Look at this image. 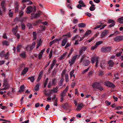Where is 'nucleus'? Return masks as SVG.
<instances>
[{
    "label": "nucleus",
    "mask_w": 123,
    "mask_h": 123,
    "mask_svg": "<svg viewBox=\"0 0 123 123\" xmlns=\"http://www.w3.org/2000/svg\"><path fill=\"white\" fill-rule=\"evenodd\" d=\"M36 10V7L34 6L33 7L31 6H29L27 8L26 13L28 14H30L32 12H35Z\"/></svg>",
    "instance_id": "1"
},
{
    "label": "nucleus",
    "mask_w": 123,
    "mask_h": 123,
    "mask_svg": "<svg viewBox=\"0 0 123 123\" xmlns=\"http://www.w3.org/2000/svg\"><path fill=\"white\" fill-rule=\"evenodd\" d=\"M36 45L35 42H33L31 45H28L25 48V49L28 51H31L35 47Z\"/></svg>",
    "instance_id": "2"
},
{
    "label": "nucleus",
    "mask_w": 123,
    "mask_h": 123,
    "mask_svg": "<svg viewBox=\"0 0 123 123\" xmlns=\"http://www.w3.org/2000/svg\"><path fill=\"white\" fill-rule=\"evenodd\" d=\"M99 57H97L96 56H94L91 59V62L92 63H94L95 62V61L96 62V66L98 67V59Z\"/></svg>",
    "instance_id": "3"
},
{
    "label": "nucleus",
    "mask_w": 123,
    "mask_h": 123,
    "mask_svg": "<svg viewBox=\"0 0 123 123\" xmlns=\"http://www.w3.org/2000/svg\"><path fill=\"white\" fill-rule=\"evenodd\" d=\"M68 87H67L66 89L62 92L61 94V97L60 99H61V102H62L63 101L64 99V97L66 95V93L68 90Z\"/></svg>",
    "instance_id": "4"
},
{
    "label": "nucleus",
    "mask_w": 123,
    "mask_h": 123,
    "mask_svg": "<svg viewBox=\"0 0 123 123\" xmlns=\"http://www.w3.org/2000/svg\"><path fill=\"white\" fill-rule=\"evenodd\" d=\"M78 56V55H76L73 56L70 60H69V64L70 66H72L74 63Z\"/></svg>",
    "instance_id": "5"
},
{
    "label": "nucleus",
    "mask_w": 123,
    "mask_h": 123,
    "mask_svg": "<svg viewBox=\"0 0 123 123\" xmlns=\"http://www.w3.org/2000/svg\"><path fill=\"white\" fill-rule=\"evenodd\" d=\"M114 40L116 42H118L123 40V36H120L116 37Z\"/></svg>",
    "instance_id": "6"
},
{
    "label": "nucleus",
    "mask_w": 123,
    "mask_h": 123,
    "mask_svg": "<svg viewBox=\"0 0 123 123\" xmlns=\"http://www.w3.org/2000/svg\"><path fill=\"white\" fill-rule=\"evenodd\" d=\"M105 85L109 87H111L113 88L115 87V86L113 83L109 81H107L105 82Z\"/></svg>",
    "instance_id": "7"
},
{
    "label": "nucleus",
    "mask_w": 123,
    "mask_h": 123,
    "mask_svg": "<svg viewBox=\"0 0 123 123\" xmlns=\"http://www.w3.org/2000/svg\"><path fill=\"white\" fill-rule=\"evenodd\" d=\"M111 48L108 47L105 48H102L101 49V51L103 52H107L110 51L111 50Z\"/></svg>",
    "instance_id": "8"
},
{
    "label": "nucleus",
    "mask_w": 123,
    "mask_h": 123,
    "mask_svg": "<svg viewBox=\"0 0 123 123\" xmlns=\"http://www.w3.org/2000/svg\"><path fill=\"white\" fill-rule=\"evenodd\" d=\"M83 107V105L82 103H79L78 104L77 108L76 109L77 111H80Z\"/></svg>",
    "instance_id": "9"
},
{
    "label": "nucleus",
    "mask_w": 123,
    "mask_h": 123,
    "mask_svg": "<svg viewBox=\"0 0 123 123\" xmlns=\"http://www.w3.org/2000/svg\"><path fill=\"white\" fill-rule=\"evenodd\" d=\"M108 33V30H105L102 33L101 36V38H102L105 37L107 35Z\"/></svg>",
    "instance_id": "10"
},
{
    "label": "nucleus",
    "mask_w": 123,
    "mask_h": 123,
    "mask_svg": "<svg viewBox=\"0 0 123 123\" xmlns=\"http://www.w3.org/2000/svg\"><path fill=\"white\" fill-rule=\"evenodd\" d=\"M67 54L68 53L67 52H66L63 53L62 55L58 59L60 61H61L62 60L64 59L65 57L67 55Z\"/></svg>",
    "instance_id": "11"
},
{
    "label": "nucleus",
    "mask_w": 123,
    "mask_h": 123,
    "mask_svg": "<svg viewBox=\"0 0 123 123\" xmlns=\"http://www.w3.org/2000/svg\"><path fill=\"white\" fill-rule=\"evenodd\" d=\"M90 62L87 60H85L83 61V65L85 66H87L89 65Z\"/></svg>",
    "instance_id": "12"
},
{
    "label": "nucleus",
    "mask_w": 123,
    "mask_h": 123,
    "mask_svg": "<svg viewBox=\"0 0 123 123\" xmlns=\"http://www.w3.org/2000/svg\"><path fill=\"white\" fill-rule=\"evenodd\" d=\"M1 6L4 12H5L6 10V9L5 7V1H3L1 2Z\"/></svg>",
    "instance_id": "13"
},
{
    "label": "nucleus",
    "mask_w": 123,
    "mask_h": 123,
    "mask_svg": "<svg viewBox=\"0 0 123 123\" xmlns=\"http://www.w3.org/2000/svg\"><path fill=\"white\" fill-rule=\"evenodd\" d=\"M86 49V48L85 47H82L79 51V56L80 55H81L82 52L83 51H84Z\"/></svg>",
    "instance_id": "14"
},
{
    "label": "nucleus",
    "mask_w": 123,
    "mask_h": 123,
    "mask_svg": "<svg viewBox=\"0 0 123 123\" xmlns=\"http://www.w3.org/2000/svg\"><path fill=\"white\" fill-rule=\"evenodd\" d=\"M28 68H24L22 73L21 75L24 76L28 71Z\"/></svg>",
    "instance_id": "15"
},
{
    "label": "nucleus",
    "mask_w": 123,
    "mask_h": 123,
    "mask_svg": "<svg viewBox=\"0 0 123 123\" xmlns=\"http://www.w3.org/2000/svg\"><path fill=\"white\" fill-rule=\"evenodd\" d=\"M99 84L98 83H95L92 85V86L94 89H97L98 87Z\"/></svg>",
    "instance_id": "16"
},
{
    "label": "nucleus",
    "mask_w": 123,
    "mask_h": 123,
    "mask_svg": "<svg viewBox=\"0 0 123 123\" xmlns=\"http://www.w3.org/2000/svg\"><path fill=\"white\" fill-rule=\"evenodd\" d=\"M18 26H17L12 29V31L13 33V34H16L17 32L18 31Z\"/></svg>",
    "instance_id": "17"
},
{
    "label": "nucleus",
    "mask_w": 123,
    "mask_h": 123,
    "mask_svg": "<svg viewBox=\"0 0 123 123\" xmlns=\"http://www.w3.org/2000/svg\"><path fill=\"white\" fill-rule=\"evenodd\" d=\"M56 60L55 59L53 60L52 62V64L51 65L50 68L51 69H52L55 65L56 63Z\"/></svg>",
    "instance_id": "18"
},
{
    "label": "nucleus",
    "mask_w": 123,
    "mask_h": 123,
    "mask_svg": "<svg viewBox=\"0 0 123 123\" xmlns=\"http://www.w3.org/2000/svg\"><path fill=\"white\" fill-rule=\"evenodd\" d=\"M67 42V39L66 38H64L62 42L61 45L62 46H64Z\"/></svg>",
    "instance_id": "19"
},
{
    "label": "nucleus",
    "mask_w": 123,
    "mask_h": 123,
    "mask_svg": "<svg viewBox=\"0 0 123 123\" xmlns=\"http://www.w3.org/2000/svg\"><path fill=\"white\" fill-rule=\"evenodd\" d=\"M40 84V83H38L35 86L34 88V90L36 91H37L39 90V86Z\"/></svg>",
    "instance_id": "20"
},
{
    "label": "nucleus",
    "mask_w": 123,
    "mask_h": 123,
    "mask_svg": "<svg viewBox=\"0 0 123 123\" xmlns=\"http://www.w3.org/2000/svg\"><path fill=\"white\" fill-rule=\"evenodd\" d=\"M20 56L23 58H25L26 57L25 52H23L20 53L19 54Z\"/></svg>",
    "instance_id": "21"
},
{
    "label": "nucleus",
    "mask_w": 123,
    "mask_h": 123,
    "mask_svg": "<svg viewBox=\"0 0 123 123\" xmlns=\"http://www.w3.org/2000/svg\"><path fill=\"white\" fill-rule=\"evenodd\" d=\"M108 64L109 66L110 67H112L114 65V63L111 60H110L108 62Z\"/></svg>",
    "instance_id": "22"
},
{
    "label": "nucleus",
    "mask_w": 123,
    "mask_h": 123,
    "mask_svg": "<svg viewBox=\"0 0 123 123\" xmlns=\"http://www.w3.org/2000/svg\"><path fill=\"white\" fill-rule=\"evenodd\" d=\"M91 33V30L88 31L85 33V34L83 35V37H84L86 36H88Z\"/></svg>",
    "instance_id": "23"
},
{
    "label": "nucleus",
    "mask_w": 123,
    "mask_h": 123,
    "mask_svg": "<svg viewBox=\"0 0 123 123\" xmlns=\"http://www.w3.org/2000/svg\"><path fill=\"white\" fill-rule=\"evenodd\" d=\"M74 70H73L71 71L70 73V78H72V77H73L74 78H75V76L74 74Z\"/></svg>",
    "instance_id": "24"
},
{
    "label": "nucleus",
    "mask_w": 123,
    "mask_h": 123,
    "mask_svg": "<svg viewBox=\"0 0 123 123\" xmlns=\"http://www.w3.org/2000/svg\"><path fill=\"white\" fill-rule=\"evenodd\" d=\"M42 74V72H40L39 74V76L37 78V82H38L41 79Z\"/></svg>",
    "instance_id": "25"
},
{
    "label": "nucleus",
    "mask_w": 123,
    "mask_h": 123,
    "mask_svg": "<svg viewBox=\"0 0 123 123\" xmlns=\"http://www.w3.org/2000/svg\"><path fill=\"white\" fill-rule=\"evenodd\" d=\"M3 86H5V89H8L10 87V86L8 83L3 84Z\"/></svg>",
    "instance_id": "26"
},
{
    "label": "nucleus",
    "mask_w": 123,
    "mask_h": 123,
    "mask_svg": "<svg viewBox=\"0 0 123 123\" xmlns=\"http://www.w3.org/2000/svg\"><path fill=\"white\" fill-rule=\"evenodd\" d=\"M24 85H22L20 87L19 90L18 91V92H23L24 91Z\"/></svg>",
    "instance_id": "27"
},
{
    "label": "nucleus",
    "mask_w": 123,
    "mask_h": 123,
    "mask_svg": "<svg viewBox=\"0 0 123 123\" xmlns=\"http://www.w3.org/2000/svg\"><path fill=\"white\" fill-rule=\"evenodd\" d=\"M64 80V79L63 78H62L61 79V80L59 83V85L60 86H62Z\"/></svg>",
    "instance_id": "28"
},
{
    "label": "nucleus",
    "mask_w": 123,
    "mask_h": 123,
    "mask_svg": "<svg viewBox=\"0 0 123 123\" xmlns=\"http://www.w3.org/2000/svg\"><path fill=\"white\" fill-rule=\"evenodd\" d=\"M5 53V51L3 50L0 53V57H4Z\"/></svg>",
    "instance_id": "29"
},
{
    "label": "nucleus",
    "mask_w": 123,
    "mask_h": 123,
    "mask_svg": "<svg viewBox=\"0 0 123 123\" xmlns=\"http://www.w3.org/2000/svg\"><path fill=\"white\" fill-rule=\"evenodd\" d=\"M78 26L79 27H84L86 26V24L84 23H80L78 24Z\"/></svg>",
    "instance_id": "30"
},
{
    "label": "nucleus",
    "mask_w": 123,
    "mask_h": 123,
    "mask_svg": "<svg viewBox=\"0 0 123 123\" xmlns=\"http://www.w3.org/2000/svg\"><path fill=\"white\" fill-rule=\"evenodd\" d=\"M28 79L30 80V81L32 82H33L34 80V76H33L31 77H29L28 78Z\"/></svg>",
    "instance_id": "31"
},
{
    "label": "nucleus",
    "mask_w": 123,
    "mask_h": 123,
    "mask_svg": "<svg viewBox=\"0 0 123 123\" xmlns=\"http://www.w3.org/2000/svg\"><path fill=\"white\" fill-rule=\"evenodd\" d=\"M80 37L79 36V35H76L75 36L73 37L72 39V40H74L75 39H77L78 40V38H79Z\"/></svg>",
    "instance_id": "32"
},
{
    "label": "nucleus",
    "mask_w": 123,
    "mask_h": 123,
    "mask_svg": "<svg viewBox=\"0 0 123 123\" xmlns=\"http://www.w3.org/2000/svg\"><path fill=\"white\" fill-rule=\"evenodd\" d=\"M118 22L120 23H123V17H122L118 19Z\"/></svg>",
    "instance_id": "33"
},
{
    "label": "nucleus",
    "mask_w": 123,
    "mask_h": 123,
    "mask_svg": "<svg viewBox=\"0 0 123 123\" xmlns=\"http://www.w3.org/2000/svg\"><path fill=\"white\" fill-rule=\"evenodd\" d=\"M19 8L18 5V3H17L16 4L15 11L16 12H18Z\"/></svg>",
    "instance_id": "34"
},
{
    "label": "nucleus",
    "mask_w": 123,
    "mask_h": 123,
    "mask_svg": "<svg viewBox=\"0 0 123 123\" xmlns=\"http://www.w3.org/2000/svg\"><path fill=\"white\" fill-rule=\"evenodd\" d=\"M65 80L66 82H68L69 81L68 75L67 74H65Z\"/></svg>",
    "instance_id": "35"
},
{
    "label": "nucleus",
    "mask_w": 123,
    "mask_h": 123,
    "mask_svg": "<svg viewBox=\"0 0 123 123\" xmlns=\"http://www.w3.org/2000/svg\"><path fill=\"white\" fill-rule=\"evenodd\" d=\"M41 40H40L38 41V42L37 43V47L36 48V49H38L39 46L41 44Z\"/></svg>",
    "instance_id": "36"
},
{
    "label": "nucleus",
    "mask_w": 123,
    "mask_h": 123,
    "mask_svg": "<svg viewBox=\"0 0 123 123\" xmlns=\"http://www.w3.org/2000/svg\"><path fill=\"white\" fill-rule=\"evenodd\" d=\"M9 56V52H7L6 54H5V55L4 56L5 57V59H8Z\"/></svg>",
    "instance_id": "37"
},
{
    "label": "nucleus",
    "mask_w": 123,
    "mask_h": 123,
    "mask_svg": "<svg viewBox=\"0 0 123 123\" xmlns=\"http://www.w3.org/2000/svg\"><path fill=\"white\" fill-rule=\"evenodd\" d=\"M59 87H56L55 88H53V92L54 93H56L58 91Z\"/></svg>",
    "instance_id": "38"
},
{
    "label": "nucleus",
    "mask_w": 123,
    "mask_h": 123,
    "mask_svg": "<svg viewBox=\"0 0 123 123\" xmlns=\"http://www.w3.org/2000/svg\"><path fill=\"white\" fill-rule=\"evenodd\" d=\"M3 44L4 45H8V42L6 40H5L3 41L2 42Z\"/></svg>",
    "instance_id": "39"
},
{
    "label": "nucleus",
    "mask_w": 123,
    "mask_h": 123,
    "mask_svg": "<svg viewBox=\"0 0 123 123\" xmlns=\"http://www.w3.org/2000/svg\"><path fill=\"white\" fill-rule=\"evenodd\" d=\"M103 43V42L102 41H99L98 42H97L96 44H95V45L97 47L98 45H99L101 44L102 43Z\"/></svg>",
    "instance_id": "40"
},
{
    "label": "nucleus",
    "mask_w": 123,
    "mask_h": 123,
    "mask_svg": "<svg viewBox=\"0 0 123 123\" xmlns=\"http://www.w3.org/2000/svg\"><path fill=\"white\" fill-rule=\"evenodd\" d=\"M57 40H56V39H55L53 41H52L49 44V45L50 46H51L54 43H55L57 42L56 41Z\"/></svg>",
    "instance_id": "41"
},
{
    "label": "nucleus",
    "mask_w": 123,
    "mask_h": 123,
    "mask_svg": "<svg viewBox=\"0 0 123 123\" xmlns=\"http://www.w3.org/2000/svg\"><path fill=\"white\" fill-rule=\"evenodd\" d=\"M56 80L55 79H54L52 80V83L53 85H56Z\"/></svg>",
    "instance_id": "42"
},
{
    "label": "nucleus",
    "mask_w": 123,
    "mask_h": 123,
    "mask_svg": "<svg viewBox=\"0 0 123 123\" xmlns=\"http://www.w3.org/2000/svg\"><path fill=\"white\" fill-rule=\"evenodd\" d=\"M22 46L21 45H18L17 47V50L18 52H19L20 50V49L21 48Z\"/></svg>",
    "instance_id": "43"
},
{
    "label": "nucleus",
    "mask_w": 123,
    "mask_h": 123,
    "mask_svg": "<svg viewBox=\"0 0 123 123\" xmlns=\"http://www.w3.org/2000/svg\"><path fill=\"white\" fill-rule=\"evenodd\" d=\"M42 21V20H39L35 22L33 24L34 25H37L39 23H40Z\"/></svg>",
    "instance_id": "44"
},
{
    "label": "nucleus",
    "mask_w": 123,
    "mask_h": 123,
    "mask_svg": "<svg viewBox=\"0 0 123 123\" xmlns=\"http://www.w3.org/2000/svg\"><path fill=\"white\" fill-rule=\"evenodd\" d=\"M33 39L35 40L37 38V34L36 32H33Z\"/></svg>",
    "instance_id": "45"
},
{
    "label": "nucleus",
    "mask_w": 123,
    "mask_h": 123,
    "mask_svg": "<svg viewBox=\"0 0 123 123\" xmlns=\"http://www.w3.org/2000/svg\"><path fill=\"white\" fill-rule=\"evenodd\" d=\"M97 89L100 91L103 90L104 89L103 87L99 84Z\"/></svg>",
    "instance_id": "46"
},
{
    "label": "nucleus",
    "mask_w": 123,
    "mask_h": 123,
    "mask_svg": "<svg viewBox=\"0 0 123 123\" xmlns=\"http://www.w3.org/2000/svg\"><path fill=\"white\" fill-rule=\"evenodd\" d=\"M95 6H91L90 8V10L91 11H93L94 10L95 8L94 7Z\"/></svg>",
    "instance_id": "47"
},
{
    "label": "nucleus",
    "mask_w": 123,
    "mask_h": 123,
    "mask_svg": "<svg viewBox=\"0 0 123 123\" xmlns=\"http://www.w3.org/2000/svg\"><path fill=\"white\" fill-rule=\"evenodd\" d=\"M57 72V70L55 69H54L52 72V74L53 75L55 76Z\"/></svg>",
    "instance_id": "48"
},
{
    "label": "nucleus",
    "mask_w": 123,
    "mask_h": 123,
    "mask_svg": "<svg viewBox=\"0 0 123 123\" xmlns=\"http://www.w3.org/2000/svg\"><path fill=\"white\" fill-rule=\"evenodd\" d=\"M104 74V72L103 71L100 70L99 71V76H102Z\"/></svg>",
    "instance_id": "49"
},
{
    "label": "nucleus",
    "mask_w": 123,
    "mask_h": 123,
    "mask_svg": "<svg viewBox=\"0 0 123 123\" xmlns=\"http://www.w3.org/2000/svg\"><path fill=\"white\" fill-rule=\"evenodd\" d=\"M43 54V53L40 52L39 55L38 57V58L39 59H41L42 58Z\"/></svg>",
    "instance_id": "50"
},
{
    "label": "nucleus",
    "mask_w": 123,
    "mask_h": 123,
    "mask_svg": "<svg viewBox=\"0 0 123 123\" xmlns=\"http://www.w3.org/2000/svg\"><path fill=\"white\" fill-rule=\"evenodd\" d=\"M89 67H88L87 69H86L85 70H84L82 72V74H84L87 72L89 70Z\"/></svg>",
    "instance_id": "51"
},
{
    "label": "nucleus",
    "mask_w": 123,
    "mask_h": 123,
    "mask_svg": "<svg viewBox=\"0 0 123 123\" xmlns=\"http://www.w3.org/2000/svg\"><path fill=\"white\" fill-rule=\"evenodd\" d=\"M40 14L39 13H37L34 16V17L35 18H36L38 17H40Z\"/></svg>",
    "instance_id": "52"
},
{
    "label": "nucleus",
    "mask_w": 123,
    "mask_h": 123,
    "mask_svg": "<svg viewBox=\"0 0 123 123\" xmlns=\"http://www.w3.org/2000/svg\"><path fill=\"white\" fill-rule=\"evenodd\" d=\"M11 11V10H10L9 11V12H10ZM9 16L10 17H12V16L13 15V12H9Z\"/></svg>",
    "instance_id": "53"
},
{
    "label": "nucleus",
    "mask_w": 123,
    "mask_h": 123,
    "mask_svg": "<svg viewBox=\"0 0 123 123\" xmlns=\"http://www.w3.org/2000/svg\"><path fill=\"white\" fill-rule=\"evenodd\" d=\"M53 85V84H52V83H51V81H50L49 82V83L48 84V87L49 88H50Z\"/></svg>",
    "instance_id": "54"
},
{
    "label": "nucleus",
    "mask_w": 123,
    "mask_h": 123,
    "mask_svg": "<svg viewBox=\"0 0 123 123\" xmlns=\"http://www.w3.org/2000/svg\"><path fill=\"white\" fill-rule=\"evenodd\" d=\"M6 33H4L3 36V38L6 39H7V37L6 36Z\"/></svg>",
    "instance_id": "55"
},
{
    "label": "nucleus",
    "mask_w": 123,
    "mask_h": 123,
    "mask_svg": "<svg viewBox=\"0 0 123 123\" xmlns=\"http://www.w3.org/2000/svg\"><path fill=\"white\" fill-rule=\"evenodd\" d=\"M40 27L41 28L42 31H44L46 28L45 26L44 25H42L41 26H40Z\"/></svg>",
    "instance_id": "56"
},
{
    "label": "nucleus",
    "mask_w": 123,
    "mask_h": 123,
    "mask_svg": "<svg viewBox=\"0 0 123 123\" xmlns=\"http://www.w3.org/2000/svg\"><path fill=\"white\" fill-rule=\"evenodd\" d=\"M101 26H102L101 25H97L96 26V27H95L94 28V29L95 30L97 29H98V28H100Z\"/></svg>",
    "instance_id": "57"
},
{
    "label": "nucleus",
    "mask_w": 123,
    "mask_h": 123,
    "mask_svg": "<svg viewBox=\"0 0 123 123\" xmlns=\"http://www.w3.org/2000/svg\"><path fill=\"white\" fill-rule=\"evenodd\" d=\"M97 48V47L95 45L94 46H92L91 48V49L92 50H93L95 49H96Z\"/></svg>",
    "instance_id": "58"
},
{
    "label": "nucleus",
    "mask_w": 123,
    "mask_h": 123,
    "mask_svg": "<svg viewBox=\"0 0 123 123\" xmlns=\"http://www.w3.org/2000/svg\"><path fill=\"white\" fill-rule=\"evenodd\" d=\"M54 105L55 106H57V98H56L55 101L54 102Z\"/></svg>",
    "instance_id": "59"
},
{
    "label": "nucleus",
    "mask_w": 123,
    "mask_h": 123,
    "mask_svg": "<svg viewBox=\"0 0 123 123\" xmlns=\"http://www.w3.org/2000/svg\"><path fill=\"white\" fill-rule=\"evenodd\" d=\"M78 22V20L77 19H74V20L73 23L74 24H76Z\"/></svg>",
    "instance_id": "60"
},
{
    "label": "nucleus",
    "mask_w": 123,
    "mask_h": 123,
    "mask_svg": "<svg viewBox=\"0 0 123 123\" xmlns=\"http://www.w3.org/2000/svg\"><path fill=\"white\" fill-rule=\"evenodd\" d=\"M24 13L22 11H21L19 13V15L20 17H21L23 15Z\"/></svg>",
    "instance_id": "61"
},
{
    "label": "nucleus",
    "mask_w": 123,
    "mask_h": 123,
    "mask_svg": "<svg viewBox=\"0 0 123 123\" xmlns=\"http://www.w3.org/2000/svg\"><path fill=\"white\" fill-rule=\"evenodd\" d=\"M85 57V55H84L83 56H82V58H81L80 61V63H81L82 62V61L84 59V58Z\"/></svg>",
    "instance_id": "62"
},
{
    "label": "nucleus",
    "mask_w": 123,
    "mask_h": 123,
    "mask_svg": "<svg viewBox=\"0 0 123 123\" xmlns=\"http://www.w3.org/2000/svg\"><path fill=\"white\" fill-rule=\"evenodd\" d=\"M118 74H115L114 76L116 79H119L118 77Z\"/></svg>",
    "instance_id": "63"
},
{
    "label": "nucleus",
    "mask_w": 123,
    "mask_h": 123,
    "mask_svg": "<svg viewBox=\"0 0 123 123\" xmlns=\"http://www.w3.org/2000/svg\"><path fill=\"white\" fill-rule=\"evenodd\" d=\"M105 103L107 105H109L111 104L110 102H109L108 101H105Z\"/></svg>",
    "instance_id": "64"
}]
</instances>
